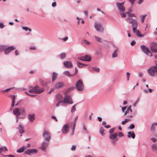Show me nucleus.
I'll return each instance as SVG.
<instances>
[{
	"label": "nucleus",
	"instance_id": "1",
	"mask_svg": "<svg viewBox=\"0 0 157 157\" xmlns=\"http://www.w3.org/2000/svg\"><path fill=\"white\" fill-rule=\"evenodd\" d=\"M71 89L70 88L66 90L64 92L65 96L63 100H62L63 102L68 104H72L73 103L71 96L68 94L70 91Z\"/></svg>",
	"mask_w": 157,
	"mask_h": 157
},
{
	"label": "nucleus",
	"instance_id": "2",
	"mask_svg": "<svg viewBox=\"0 0 157 157\" xmlns=\"http://www.w3.org/2000/svg\"><path fill=\"white\" fill-rule=\"evenodd\" d=\"M44 91V88H40L38 86H35L34 87H29V92L33 94H41Z\"/></svg>",
	"mask_w": 157,
	"mask_h": 157
},
{
	"label": "nucleus",
	"instance_id": "3",
	"mask_svg": "<svg viewBox=\"0 0 157 157\" xmlns=\"http://www.w3.org/2000/svg\"><path fill=\"white\" fill-rule=\"evenodd\" d=\"M116 5L118 10L120 12L121 17L123 18L126 17V15L125 13V8L124 6V2H117Z\"/></svg>",
	"mask_w": 157,
	"mask_h": 157
},
{
	"label": "nucleus",
	"instance_id": "4",
	"mask_svg": "<svg viewBox=\"0 0 157 157\" xmlns=\"http://www.w3.org/2000/svg\"><path fill=\"white\" fill-rule=\"evenodd\" d=\"M149 75L151 77H155L157 75V64L152 66L147 70Z\"/></svg>",
	"mask_w": 157,
	"mask_h": 157
},
{
	"label": "nucleus",
	"instance_id": "5",
	"mask_svg": "<svg viewBox=\"0 0 157 157\" xmlns=\"http://www.w3.org/2000/svg\"><path fill=\"white\" fill-rule=\"evenodd\" d=\"M84 86L83 82L81 79H79L75 84V88L78 91H82L84 90Z\"/></svg>",
	"mask_w": 157,
	"mask_h": 157
},
{
	"label": "nucleus",
	"instance_id": "6",
	"mask_svg": "<svg viewBox=\"0 0 157 157\" xmlns=\"http://www.w3.org/2000/svg\"><path fill=\"white\" fill-rule=\"evenodd\" d=\"M128 23L132 24L133 31H135V30L137 29V27L138 25V22L136 20L132 19L131 21H128Z\"/></svg>",
	"mask_w": 157,
	"mask_h": 157
},
{
	"label": "nucleus",
	"instance_id": "7",
	"mask_svg": "<svg viewBox=\"0 0 157 157\" xmlns=\"http://www.w3.org/2000/svg\"><path fill=\"white\" fill-rule=\"evenodd\" d=\"M140 48L142 51L147 56H151L152 53L149 51V49L144 45H142L140 46Z\"/></svg>",
	"mask_w": 157,
	"mask_h": 157
},
{
	"label": "nucleus",
	"instance_id": "8",
	"mask_svg": "<svg viewBox=\"0 0 157 157\" xmlns=\"http://www.w3.org/2000/svg\"><path fill=\"white\" fill-rule=\"evenodd\" d=\"M43 136L45 140L49 141L51 138L50 133L46 130H44V131Z\"/></svg>",
	"mask_w": 157,
	"mask_h": 157
},
{
	"label": "nucleus",
	"instance_id": "9",
	"mask_svg": "<svg viewBox=\"0 0 157 157\" xmlns=\"http://www.w3.org/2000/svg\"><path fill=\"white\" fill-rule=\"evenodd\" d=\"M150 49L154 52L157 53V43L153 42L150 44Z\"/></svg>",
	"mask_w": 157,
	"mask_h": 157
},
{
	"label": "nucleus",
	"instance_id": "10",
	"mask_svg": "<svg viewBox=\"0 0 157 157\" xmlns=\"http://www.w3.org/2000/svg\"><path fill=\"white\" fill-rule=\"evenodd\" d=\"M78 59L81 60L88 62L90 61L92 59L91 57L88 55L84 56Z\"/></svg>",
	"mask_w": 157,
	"mask_h": 157
},
{
	"label": "nucleus",
	"instance_id": "11",
	"mask_svg": "<svg viewBox=\"0 0 157 157\" xmlns=\"http://www.w3.org/2000/svg\"><path fill=\"white\" fill-rule=\"evenodd\" d=\"M37 152V151L36 149H29L26 151L25 153V154L31 155L33 154H35Z\"/></svg>",
	"mask_w": 157,
	"mask_h": 157
},
{
	"label": "nucleus",
	"instance_id": "12",
	"mask_svg": "<svg viewBox=\"0 0 157 157\" xmlns=\"http://www.w3.org/2000/svg\"><path fill=\"white\" fill-rule=\"evenodd\" d=\"M69 124H67L64 125L62 129V132L63 133H66L69 130Z\"/></svg>",
	"mask_w": 157,
	"mask_h": 157
},
{
	"label": "nucleus",
	"instance_id": "13",
	"mask_svg": "<svg viewBox=\"0 0 157 157\" xmlns=\"http://www.w3.org/2000/svg\"><path fill=\"white\" fill-rule=\"evenodd\" d=\"M63 65L64 67L67 68H71L73 66L71 62L68 61H64L63 63Z\"/></svg>",
	"mask_w": 157,
	"mask_h": 157
},
{
	"label": "nucleus",
	"instance_id": "14",
	"mask_svg": "<svg viewBox=\"0 0 157 157\" xmlns=\"http://www.w3.org/2000/svg\"><path fill=\"white\" fill-rule=\"evenodd\" d=\"M16 48L13 46H10L6 49L4 51L5 54H7L11 51L15 49Z\"/></svg>",
	"mask_w": 157,
	"mask_h": 157
},
{
	"label": "nucleus",
	"instance_id": "15",
	"mask_svg": "<svg viewBox=\"0 0 157 157\" xmlns=\"http://www.w3.org/2000/svg\"><path fill=\"white\" fill-rule=\"evenodd\" d=\"M133 32L134 33L136 34L138 36L140 37H144L146 34V33H145L144 34H141L140 31L138 30H137V29H136L135 30V31Z\"/></svg>",
	"mask_w": 157,
	"mask_h": 157
},
{
	"label": "nucleus",
	"instance_id": "16",
	"mask_svg": "<svg viewBox=\"0 0 157 157\" xmlns=\"http://www.w3.org/2000/svg\"><path fill=\"white\" fill-rule=\"evenodd\" d=\"M118 49L117 48L114 50L112 55V57L113 58H117L118 56Z\"/></svg>",
	"mask_w": 157,
	"mask_h": 157
},
{
	"label": "nucleus",
	"instance_id": "17",
	"mask_svg": "<svg viewBox=\"0 0 157 157\" xmlns=\"http://www.w3.org/2000/svg\"><path fill=\"white\" fill-rule=\"evenodd\" d=\"M13 113L14 114L16 115L17 117L21 115V113H20L19 109L18 108L14 109L13 110Z\"/></svg>",
	"mask_w": 157,
	"mask_h": 157
},
{
	"label": "nucleus",
	"instance_id": "18",
	"mask_svg": "<svg viewBox=\"0 0 157 157\" xmlns=\"http://www.w3.org/2000/svg\"><path fill=\"white\" fill-rule=\"evenodd\" d=\"M28 118L30 122H33L35 119V114H29L28 116Z\"/></svg>",
	"mask_w": 157,
	"mask_h": 157
},
{
	"label": "nucleus",
	"instance_id": "19",
	"mask_svg": "<svg viewBox=\"0 0 157 157\" xmlns=\"http://www.w3.org/2000/svg\"><path fill=\"white\" fill-rule=\"evenodd\" d=\"M64 85V83L63 82H59L55 85V88L56 89H59L62 87Z\"/></svg>",
	"mask_w": 157,
	"mask_h": 157
},
{
	"label": "nucleus",
	"instance_id": "20",
	"mask_svg": "<svg viewBox=\"0 0 157 157\" xmlns=\"http://www.w3.org/2000/svg\"><path fill=\"white\" fill-rule=\"evenodd\" d=\"M117 132H115L114 133V134L110 135L109 137L110 140H117Z\"/></svg>",
	"mask_w": 157,
	"mask_h": 157
},
{
	"label": "nucleus",
	"instance_id": "21",
	"mask_svg": "<svg viewBox=\"0 0 157 157\" xmlns=\"http://www.w3.org/2000/svg\"><path fill=\"white\" fill-rule=\"evenodd\" d=\"M127 136L128 138H130L132 137L134 139L135 137V134L133 132H128Z\"/></svg>",
	"mask_w": 157,
	"mask_h": 157
},
{
	"label": "nucleus",
	"instance_id": "22",
	"mask_svg": "<svg viewBox=\"0 0 157 157\" xmlns=\"http://www.w3.org/2000/svg\"><path fill=\"white\" fill-rule=\"evenodd\" d=\"M48 143L45 142H44L43 143L42 145V146L41 147L43 150H46L47 146H48Z\"/></svg>",
	"mask_w": 157,
	"mask_h": 157
},
{
	"label": "nucleus",
	"instance_id": "23",
	"mask_svg": "<svg viewBox=\"0 0 157 157\" xmlns=\"http://www.w3.org/2000/svg\"><path fill=\"white\" fill-rule=\"evenodd\" d=\"M104 28L101 24L99 23V32L102 33L104 32Z\"/></svg>",
	"mask_w": 157,
	"mask_h": 157
},
{
	"label": "nucleus",
	"instance_id": "24",
	"mask_svg": "<svg viewBox=\"0 0 157 157\" xmlns=\"http://www.w3.org/2000/svg\"><path fill=\"white\" fill-rule=\"evenodd\" d=\"M132 106H129L127 109L126 111L124 113V115H125L129 113V112L130 111L131 112H132V110L131 109Z\"/></svg>",
	"mask_w": 157,
	"mask_h": 157
},
{
	"label": "nucleus",
	"instance_id": "25",
	"mask_svg": "<svg viewBox=\"0 0 157 157\" xmlns=\"http://www.w3.org/2000/svg\"><path fill=\"white\" fill-rule=\"evenodd\" d=\"M19 132L21 133H23L25 132V131L24 130V127L21 125H19Z\"/></svg>",
	"mask_w": 157,
	"mask_h": 157
},
{
	"label": "nucleus",
	"instance_id": "26",
	"mask_svg": "<svg viewBox=\"0 0 157 157\" xmlns=\"http://www.w3.org/2000/svg\"><path fill=\"white\" fill-rule=\"evenodd\" d=\"M26 149L25 146H23L21 147L18 149L17 150V152L18 153H21L23 152Z\"/></svg>",
	"mask_w": 157,
	"mask_h": 157
},
{
	"label": "nucleus",
	"instance_id": "27",
	"mask_svg": "<svg viewBox=\"0 0 157 157\" xmlns=\"http://www.w3.org/2000/svg\"><path fill=\"white\" fill-rule=\"evenodd\" d=\"M57 76L58 75L55 72H53V73L52 77V82L54 81L56 79Z\"/></svg>",
	"mask_w": 157,
	"mask_h": 157
},
{
	"label": "nucleus",
	"instance_id": "28",
	"mask_svg": "<svg viewBox=\"0 0 157 157\" xmlns=\"http://www.w3.org/2000/svg\"><path fill=\"white\" fill-rule=\"evenodd\" d=\"M78 118V116L76 117L75 118V122H74V124L73 125V133H72V135H73V134L74 132V131L75 129L76 124V123L77 122V121Z\"/></svg>",
	"mask_w": 157,
	"mask_h": 157
},
{
	"label": "nucleus",
	"instance_id": "29",
	"mask_svg": "<svg viewBox=\"0 0 157 157\" xmlns=\"http://www.w3.org/2000/svg\"><path fill=\"white\" fill-rule=\"evenodd\" d=\"M131 120V119L129 118L125 119L124 121L121 122V124L122 125H124L125 124L127 123Z\"/></svg>",
	"mask_w": 157,
	"mask_h": 157
},
{
	"label": "nucleus",
	"instance_id": "30",
	"mask_svg": "<svg viewBox=\"0 0 157 157\" xmlns=\"http://www.w3.org/2000/svg\"><path fill=\"white\" fill-rule=\"evenodd\" d=\"M82 44H86L87 45H89L90 44V43L89 41L86 40H82Z\"/></svg>",
	"mask_w": 157,
	"mask_h": 157
},
{
	"label": "nucleus",
	"instance_id": "31",
	"mask_svg": "<svg viewBox=\"0 0 157 157\" xmlns=\"http://www.w3.org/2000/svg\"><path fill=\"white\" fill-rule=\"evenodd\" d=\"M66 54L65 53L63 52V53H61L59 55V57H60V58L61 59H64L66 57Z\"/></svg>",
	"mask_w": 157,
	"mask_h": 157
},
{
	"label": "nucleus",
	"instance_id": "32",
	"mask_svg": "<svg viewBox=\"0 0 157 157\" xmlns=\"http://www.w3.org/2000/svg\"><path fill=\"white\" fill-rule=\"evenodd\" d=\"M78 66L80 67H82L86 66V65L77 62Z\"/></svg>",
	"mask_w": 157,
	"mask_h": 157
},
{
	"label": "nucleus",
	"instance_id": "33",
	"mask_svg": "<svg viewBox=\"0 0 157 157\" xmlns=\"http://www.w3.org/2000/svg\"><path fill=\"white\" fill-rule=\"evenodd\" d=\"M63 74L67 76H69V77L72 76L73 75H71L70 74V72L68 71H64L63 72Z\"/></svg>",
	"mask_w": 157,
	"mask_h": 157
},
{
	"label": "nucleus",
	"instance_id": "34",
	"mask_svg": "<svg viewBox=\"0 0 157 157\" xmlns=\"http://www.w3.org/2000/svg\"><path fill=\"white\" fill-rule=\"evenodd\" d=\"M155 124H154V123H153L152 124V125L151 126V128H150L151 131L153 132H154L155 131Z\"/></svg>",
	"mask_w": 157,
	"mask_h": 157
},
{
	"label": "nucleus",
	"instance_id": "35",
	"mask_svg": "<svg viewBox=\"0 0 157 157\" xmlns=\"http://www.w3.org/2000/svg\"><path fill=\"white\" fill-rule=\"evenodd\" d=\"M7 149L6 147H2L0 148V152L2 153L3 151H7Z\"/></svg>",
	"mask_w": 157,
	"mask_h": 157
},
{
	"label": "nucleus",
	"instance_id": "36",
	"mask_svg": "<svg viewBox=\"0 0 157 157\" xmlns=\"http://www.w3.org/2000/svg\"><path fill=\"white\" fill-rule=\"evenodd\" d=\"M104 129L103 127H101L100 128V133L102 135H105L104 133Z\"/></svg>",
	"mask_w": 157,
	"mask_h": 157
},
{
	"label": "nucleus",
	"instance_id": "37",
	"mask_svg": "<svg viewBox=\"0 0 157 157\" xmlns=\"http://www.w3.org/2000/svg\"><path fill=\"white\" fill-rule=\"evenodd\" d=\"M116 128H112L110 129L109 130V133L110 135L112 134H114L113 132L115 131Z\"/></svg>",
	"mask_w": 157,
	"mask_h": 157
},
{
	"label": "nucleus",
	"instance_id": "38",
	"mask_svg": "<svg viewBox=\"0 0 157 157\" xmlns=\"http://www.w3.org/2000/svg\"><path fill=\"white\" fill-rule=\"evenodd\" d=\"M20 113L21 114L24 113L25 112V109L23 108H21L19 109Z\"/></svg>",
	"mask_w": 157,
	"mask_h": 157
},
{
	"label": "nucleus",
	"instance_id": "39",
	"mask_svg": "<svg viewBox=\"0 0 157 157\" xmlns=\"http://www.w3.org/2000/svg\"><path fill=\"white\" fill-rule=\"evenodd\" d=\"M151 148L153 151L155 150L157 148V145L156 144H153L151 146Z\"/></svg>",
	"mask_w": 157,
	"mask_h": 157
},
{
	"label": "nucleus",
	"instance_id": "40",
	"mask_svg": "<svg viewBox=\"0 0 157 157\" xmlns=\"http://www.w3.org/2000/svg\"><path fill=\"white\" fill-rule=\"evenodd\" d=\"M146 16H147V15L145 14V15H142L141 16V21H142V23H143L144 22V20Z\"/></svg>",
	"mask_w": 157,
	"mask_h": 157
},
{
	"label": "nucleus",
	"instance_id": "41",
	"mask_svg": "<svg viewBox=\"0 0 157 157\" xmlns=\"http://www.w3.org/2000/svg\"><path fill=\"white\" fill-rule=\"evenodd\" d=\"M148 91L146 90H144V92L145 93H147L148 92L151 93L152 92V91H153V90L152 89H149V88L148 89Z\"/></svg>",
	"mask_w": 157,
	"mask_h": 157
},
{
	"label": "nucleus",
	"instance_id": "42",
	"mask_svg": "<svg viewBox=\"0 0 157 157\" xmlns=\"http://www.w3.org/2000/svg\"><path fill=\"white\" fill-rule=\"evenodd\" d=\"M22 29L25 30V31H27V30H29L30 32L32 30L30 29L28 27H22Z\"/></svg>",
	"mask_w": 157,
	"mask_h": 157
},
{
	"label": "nucleus",
	"instance_id": "43",
	"mask_svg": "<svg viewBox=\"0 0 157 157\" xmlns=\"http://www.w3.org/2000/svg\"><path fill=\"white\" fill-rule=\"evenodd\" d=\"M135 128V125H134L133 124H131L129 127H128V129H133Z\"/></svg>",
	"mask_w": 157,
	"mask_h": 157
},
{
	"label": "nucleus",
	"instance_id": "44",
	"mask_svg": "<svg viewBox=\"0 0 157 157\" xmlns=\"http://www.w3.org/2000/svg\"><path fill=\"white\" fill-rule=\"evenodd\" d=\"M75 105H75L72 106V108L71 110V112L73 113L75 111V109H76Z\"/></svg>",
	"mask_w": 157,
	"mask_h": 157
},
{
	"label": "nucleus",
	"instance_id": "45",
	"mask_svg": "<svg viewBox=\"0 0 157 157\" xmlns=\"http://www.w3.org/2000/svg\"><path fill=\"white\" fill-rule=\"evenodd\" d=\"M111 143L113 145H115L116 144V142L117 141V140H111Z\"/></svg>",
	"mask_w": 157,
	"mask_h": 157
},
{
	"label": "nucleus",
	"instance_id": "46",
	"mask_svg": "<svg viewBox=\"0 0 157 157\" xmlns=\"http://www.w3.org/2000/svg\"><path fill=\"white\" fill-rule=\"evenodd\" d=\"M98 40H99V43H104V42H105V40L102 39H101V38H100L99 37Z\"/></svg>",
	"mask_w": 157,
	"mask_h": 157
},
{
	"label": "nucleus",
	"instance_id": "47",
	"mask_svg": "<svg viewBox=\"0 0 157 157\" xmlns=\"http://www.w3.org/2000/svg\"><path fill=\"white\" fill-rule=\"evenodd\" d=\"M5 48L4 45H0V52L2 51Z\"/></svg>",
	"mask_w": 157,
	"mask_h": 157
},
{
	"label": "nucleus",
	"instance_id": "48",
	"mask_svg": "<svg viewBox=\"0 0 157 157\" xmlns=\"http://www.w3.org/2000/svg\"><path fill=\"white\" fill-rule=\"evenodd\" d=\"M136 0H128V1L130 3L132 6H133L134 4V2Z\"/></svg>",
	"mask_w": 157,
	"mask_h": 157
},
{
	"label": "nucleus",
	"instance_id": "49",
	"mask_svg": "<svg viewBox=\"0 0 157 157\" xmlns=\"http://www.w3.org/2000/svg\"><path fill=\"white\" fill-rule=\"evenodd\" d=\"M94 27L97 31H98V24L97 23H95Z\"/></svg>",
	"mask_w": 157,
	"mask_h": 157
},
{
	"label": "nucleus",
	"instance_id": "50",
	"mask_svg": "<svg viewBox=\"0 0 157 157\" xmlns=\"http://www.w3.org/2000/svg\"><path fill=\"white\" fill-rule=\"evenodd\" d=\"M130 17H136V16L134 13H131L128 14Z\"/></svg>",
	"mask_w": 157,
	"mask_h": 157
},
{
	"label": "nucleus",
	"instance_id": "51",
	"mask_svg": "<svg viewBox=\"0 0 157 157\" xmlns=\"http://www.w3.org/2000/svg\"><path fill=\"white\" fill-rule=\"evenodd\" d=\"M132 10V9L131 8H130L129 9L128 11L125 14H129L131 13Z\"/></svg>",
	"mask_w": 157,
	"mask_h": 157
},
{
	"label": "nucleus",
	"instance_id": "52",
	"mask_svg": "<svg viewBox=\"0 0 157 157\" xmlns=\"http://www.w3.org/2000/svg\"><path fill=\"white\" fill-rule=\"evenodd\" d=\"M124 136V134L122 132H120L119 133V136L120 137H123Z\"/></svg>",
	"mask_w": 157,
	"mask_h": 157
},
{
	"label": "nucleus",
	"instance_id": "53",
	"mask_svg": "<svg viewBox=\"0 0 157 157\" xmlns=\"http://www.w3.org/2000/svg\"><path fill=\"white\" fill-rule=\"evenodd\" d=\"M76 148V146L75 145H73L71 148V150L72 151H74L75 150Z\"/></svg>",
	"mask_w": 157,
	"mask_h": 157
},
{
	"label": "nucleus",
	"instance_id": "54",
	"mask_svg": "<svg viewBox=\"0 0 157 157\" xmlns=\"http://www.w3.org/2000/svg\"><path fill=\"white\" fill-rule=\"evenodd\" d=\"M68 39V37L67 36L64 38H63L62 39V40L64 41H66Z\"/></svg>",
	"mask_w": 157,
	"mask_h": 157
},
{
	"label": "nucleus",
	"instance_id": "55",
	"mask_svg": "<svg viewBox=\"0 0 157 157\" xmlns=\"http://www.w3.org/2000/svg\"><path fill=\"white\" fill-rule=\"evenodd\" d=\"M11 89L12 88L7 89L6 90H3L2 91V92H7L9 91L10 90V89Z\"/></svg>",
	"mask_w": 157,
	"mask_h": 157
},
{
	"label": "nucleus",
	"instance_id": "56",
	"mask_svg": "<svg viewBox=\"0 0 157 157\" xmlns=\"http://www.w3.org/2000/svg\"><path fill=\"white\" fill-rule=\"evenodd\" d=\"M136 44V42L135 40H133L131 42V45L132 46Z\"/></svg>",
	"mask_w": 157,
	"mask_h": 157
},
{
	"label": "nucleus",
	"instance_id": "57",
	"mask_svg": "<svg viewBox=\"0 0 157 157\" xmlns=\"http://www.w3.org/2000/svg\"><path fill=\"white\" fill-rule=\"evenodd\" d=\"M92 70L93 71H98V68L95 67H92Z\"/></svg>",
	"mask_w": 157,
	"mask_h": 157
},
{
	"label": "nucleus",
	"instance_id": "58",
	"mask_svg": "<svg viewBox=\"0 0 157 157\" xmlns=\"http://www.w3.org/2000/svg\"><path fill=\"white\" fill-rule=\"evenodd\" d=\"M126 107H122V112L124 113V111L126 110Z\"/></svg>",
	"mask_w": 157,
	"mask_h": 157
},
{
	"label": "nucleus",
	"instance_id": "59",
	"mask_svg": "<svg viewBox=\"0 0 157 157\" xmlns=\"http://www.w3.org/2000/svg\"><path fill=\"white\" fill-rule=\"evenodd\" d=\"M62 102H63L62 100L59 101L58 102V103L56 105V106L57 107H59V104H60Z\"/></svg>",
	"mask_w": 157,
	"mask_h": 157
},
{
	"label": "nucleus",
	"instance_id": "60",
	"mask_svg": "<svg viewBox=\"0 0 157 157\" xmlns=\"http://www.w3.org/2000/svg\"><path fill=\"white\" fill-rule=\"evenodd\" d=\"M143 1L144 0H139L138 2V4L139 5L141 4Z\"/></svg>",
	"mask_w": 157,
	"mask_h": 157
},
{
	"label": "nucleus",
	"instance_id": "61",
	"mask_svg": "<svg viewBox=\"0 0 157 157\" xmlns=\"http://www.w3.org/2000/svg\"><path fill=\"white\" fill-rule=\"evenodd\" d=\"M151 139L154 142H156L157 141L156 139L154 138H151Z\"/></svg>",
	"mask_w": 157,
	"mask_h": 157
},
{
	"label": "nucleus",
	"instance_id": "62",
	"mask_svg": "<svg viewBox=\"0 0 157 157\" xmlns=\"http://www.w3.org/2000/svg\"><path fill=\"white\" fill-rule=\"evenodd\" d=\"M4 26L3 25V24L2 23H0V28H4Z\"/></svg>",
	"mask_w": 157,
	"mask_h": 157
},
{
	"label": "nucleus",
	"instance_id": "63",
	"mask_svg": "<svg viewBox=\"0 0 157 157\" xmlns=\"http://www.w3.org/2000/svg\"><path fill=\"white\" fill-rule=\"evenodd\" d=\"M56 2H53L52 4V7H55L56 6Z\"/></svg>",
	"mask_w": 157,
	"mask_h": 157
},
{
	"label": "nucleus",
	"instance_id": "64",
	"mask_svg": "<svg viewBox=\"0 0 157 157\" xmlns=\"http://www.w3.org/2000/svg\"><path fill=\"white\" fill-rule=\"evenodd\" d=\"M52 118L53 119L55 120L56 121H58L57 119H56V117L55 116H52Z\"/></svg>",
	"mask_w": 157,
	"mask_h": 157
}]
</instances>
